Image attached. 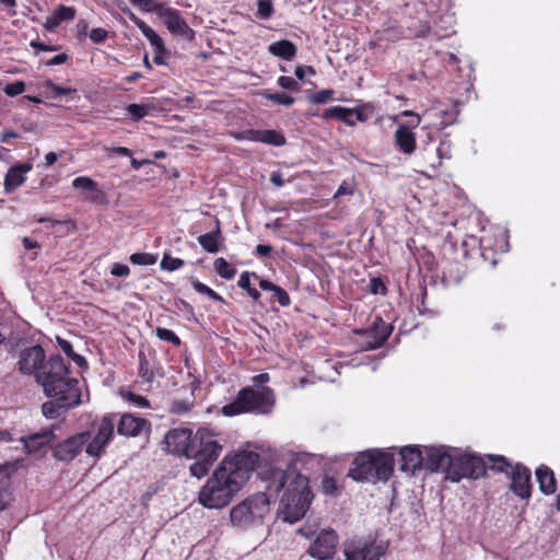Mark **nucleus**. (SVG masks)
<instances>
[{"mask_svg": "<svg viewBox=\"0 0 560 560\" xmlns=\"http://www.w3.org/2000/svg\"><path fill=\"white\" fill-rule=\"evenodd\" d=\"M259 459V455L253 451L225 456L201 487L199 503L207 509L226 506L249 479Z\"/></svg>", "mask_w": 560, "mask_h": 560, "instance_id": "nucleus-1", "label": "nucleus"}, {"mask_svg": "<svg viewBox=\"0 0 560 560\" xmlns=\"http://www.w3.org/2000/svg\"><path fill=\"white\" fill-rule=\"evenodd\" d=\"M164 442L168 453L194 459L189 471L198 479L208 475L223 450L222 436L210 428H200L195 434L189 429L175 428L166 433Z\"/></svg>", "mask_w": 560, "mask_h": 560, "instance_id": "nucleus-2", "label": "nucleus"}, {"mask_svg": "<svg viewBox=\"0 0 560 560\" xmlns=\"http://www.w3.org/2000/svg\"><path fill=\"white\" fill-rule=\"evenodd\" d=\"M38 384L46 396L51 398L42 406V412L47 419H56L84 401L83 385L71 376L69 365L60 355L48 360L46 370L38 375Z\"/></svg>", "mask_w": 560, "mask_h": 560, "instance_id": "nucleus-3", "label": "nucleus"}, {"mask_svg": "<svg viewBox=\"0 0 560 560\" xmlns=\"http://www.w3.org/2000/svg\"><path fill=\"white\" fill-rule=\"evenodd\" d=\"M281 493L279 514L284 522L290 524L300 521L306 513L312 501L308 480L295 468L277 470L269 490Z\"/></svg>", "mask_w": 560, "mask_h": 560, "instance_id": "nucleus-4", "label": "nucleus"}, {"mask_svg": "<svg viewBox=\"0 0 560 560\" xmlns=\"http://www.w3.org/2000/svg\"><path fill=\"white\" fill-rule=\"evenodd\" d=\"M394 472V454L371 448L359 453L352 460L348 476L355 481H387Z\"/></svg>", "mask_w": 560, "mask_h": 560, "instance_id": "nucleus-5", "label": "nucleus"}, {"mask_svg": "<svg viewBox=\"0 0 560 560\" xmlns=\"http://www.w3.org/2000/svg\"><path fill=\"white\" fill-rule=\"evenodd\" d=\"M275 394L270 387H244L235 399L222 407L221 411L226 417L242 413L269 415L275 407Z\"/></svg>", "mask_w": 560, "mask_h": 560, "instance_id": "nucleus-6", "label": "nucleus"}, {"mask_svg": "<svg viewBox=\"0 0 560 560\" xmlns=\"http://www.w3.org/2000/svg\"><path fill=\"white\" fill-rule=\"evenodd\" d=\"M271 498L265 492L250 495L233 506L230 511V521L233 526L248 528L260 524L269 512Z\"/></svg>", "mask_w": 560, "mask_h": 560, "instance_id": "nucleus-7", "label": "nucleus"}, {"mask_svg": "<svg viewBox=\"0 0 560 560\" xmlns=\"http://www.w3.org/2000/svg\"><path fill=\"white\" fill-rule=\"evenodd\" d=\"M488 458L493 463L491 469L504 472L509 478H511V490L515 495L521 499H528L530 497L532 474L528 468L521 464L512 465L504 456L488 455Z\"/></svg>", "mask_w": 560, "mask_h": 560, "instance_id": "nucleus-8", "label": "nucleus"}, {"mask_svg": "<svg viewBox=\"0 0 560 560\" xmlns=\"http://www.w3.org/2000/svg\"><path fill=\"white\" fill-rule=\"evenodd\" d=\"M486 474V464L481 457L465 454L456 448L451 469L447 471V480L458 482L464 478L479 479Z\"/></svg>", "mask_w": 560, "mask_h": 560, "instance_id": "nucleus-9", "label": "nucleus"}, {"mask_svg": "<svg viewBox=\"0 0 560 560\" xmlns=\"http://www.w3.org/2000/svg\"><path fill=\"white\" fill-rule=\"evenodd\" d=\"M116 428V416H104L98 422L93 424L90 431L91 438L86 442L85 453L94 458H100L109 442L112 441Z\"/></svg>", "mask_w": 560, "mask_h": 560, "instance_id": "nucleus-10", "label": "nucleus"}, {"mask_svg": "<svg viewBox=\"0 0 560 560\" xmlns=\"http://www.w3.org/2000/svg\"><path fill=\"white\" fill-rule=\"evenodd\" d=\"M387 546L371 537L353 538L345 544L346 560H380Z\"/></svg>", "mask_w": 560, "mask_h": 560, "instance_id": "nucleus-11", "label": "nucleus"}, {"mask_svg": "<svg viewBox=\"0 0 560 560\" xmlns=\"http://www.w3.org/2000/svg\"><path fill=\"white\" fill-rule=\"evenodd\" d=\"M400 116L410 117V120L398 125L394 135L395 145L401 153L411 155L417 145L415 129L420 125L421 116L412 110H404Z\"/></svg>", "mask_w": 560, "mask_h": 560, "instance_id": "nucleus-12", "label": "nucleus"}, {"mask_svg": "<svg viewBox=\"0 0 560 560\" xmlns=\"http://www.w3.org/2000/svg\"><path fill=\"white\" fill-rule=\"evenodd\" d=\"M456 447L447 445H424V468L434 472H445L447 480V471L451 469Z\"/></svg>", "mask_w": 560, "mask_h": 560, "instance_id": "nucleus-13", "label": "nucleus"}, {"mask_svg": "<svg viewBox=\"0 0 560 560\" xmlns=\"http://www.w3.org/2000/svg\"><path fill=\"white\" fill-rule=\"evenodd\" d=\"M392 332L390 326L376 316L372 326L364 330H355L357 343L362 351L380 348Z\"/></svg>", "mask_w": 560, "mask_h": 560, "instance_id": "nucleus-14", "label": "nucleus"}, {"mask_svg": "<svg viewBox=\"0 0 560 560\" xmlns=\"http://www.w3.org/2000/svg\"><path fill=\"white\" fill-rule=\"evenodd\" d=\"M509 235L505 228L495 226L480 238L481 256L485 260H490L492 266L497 264V259L491 254H503L509 252Z\"/></svg>", "mask_w": 560, "mask_h": 560, "instance_id": "nucleus-15", "label": "nucleus"}, {"mask_svg": "<svg viewBox=\"0 0 560 560\" xmlns=\"http://www.w3.org/2000/svg\"><path fill=\"white\" fill-rule=\"evenodd\" d=\"M91 438L90 431H83L74 434L67 440L58 443L52 450V456L57 460L70 462L74 459L82 450L86 447V442Z\"/></svg>", "mask_w": 560, "mask_h": 560, "instance_id": "nucleus-16", "label": "nucleus"}, {"mask_svg": "<svg viewBox=\"0 0 560 560\" xmlns=\"http://www.w3.org/2000/svg\"><path fill=\"white\" fill-rule=\"evenodd\" d=\"M373 110L374 107L370 103L355 108L335 106L331 108H327L324 112L323 117L336 118L348 126H354L358 121H366L372 116Z\"/></svg>", "mask_w": 560, "mask_h": 560, "instance_id": "nucleus-17", "label": "nucleus"}, {"mask_svg": "<svg viewBox=\"0 0 560 560\" xmlns=\"http://www.w3.org/2000/svg\"><path fill=\"white\" fill-rule=\"evenodd\" d=\"M45 351L40 346L30 347L21 352L19 366L24 374L35 375L38 382V375L46 370L48 361L45 362Z\"/></svg>", "mask_w": 560, "mask_h": 560, "instance_id": "nucleus-18", "label": "nucleus"}, {"mask_svg": "<svg viewBox=\"0 0 560 560\" xmlns=\"http://www.w3.org/2000/svg\"><path fill=\"white\" fill-rule=\"evenodd\" d=\"M338 537L332 529H322L308 548V555L317 560H327L335 553Z\"/></svg>", "mask_w": 560, "mask_h": 560, "instance_id": "nucleus-19", "label": "nucleus"}, {"mask_svg": "<svg viewBox=\"0 0 560 560\" xmlns=\"http://www.w3.org/2000/svg\"><path fill=\"white\" fill-rule=\"evenodd\" d=\"M117 432L119 435L127 438L139 436L150 430V423L138 416L132 413H124L119 420L116 421Z\"/></svg>", "mask_w": 560, "mask_h": 560, "instance_id": "nucleus-20", "label": "nucleus"}, {"mask_svg": "<svg viewBox=\"0 0 560 560\" xmlns=\"http://www.w3.org/2000/svg\"><path fill=\"white\" fill-rule=\"evenodd\" d=\"M400 470L415 472L424 467V445H406L400 447Z\"/></svg>", "mask_w": 560, "mask_h": 560, "instance_id": "nucleus-21", "label": "nucleus"}, {"mask_svg": "<svg viewBox=\"0 0 560 560\" xmlns=\"http://www.w3.org/2000/svg\"><path fill=\"white\" fill-rule=\"evenodd\" d=\"M167 30L175 35H179L185 39H192L195 32L180 18L179 13L174 9H164L159 13Z\"/></svg>", "mask_w": 560, "mask_h": 560, "instance_id": "nucleus-22", "label": "nucleus"}, {"mask_svg": "<svg viewBox=\"0 0 560 560\" xmlns=\"http://www.w3.org/2000/svg\"><path fill=\"white\" fill-rule=\"evenodd\" d=\"M55 438L54 427H51L40 432L21 436L20 442L23 444L27 454H35L46 447Z\"/></svg>", "mask_w": 560, "mask_h": 560, "instance_id": "nucleus-23", "label": "nucleus"}, {"mask_svg": "<svg viewBox=\"0 0 560 560\" xmlns=\"http://www.w3.org/2000/svg\"><path fill=\"white\" fill-rule=\"evenodd\" d=\"M32 168L33 165L31 163H19L11 166L4 177V191L10 194L23 185L26 180V174L30 173Z\"/></svg>", "mask_w": 560, "mask_h": 560, "instance_id": "nucleus-24", "label": "nucleus"}, {"mask_svg": "<svg viewBox=\"0 0 560 560\" xmlns=\"http://www.w3.org/2000/svg\"><path fill=\"white\" fill-rule=\"evenodd\" d=\"M72 187L82 190L83 198L91 202H98L104 198V194L98 185L89 176H79L73 179Z\"/></svg>", "mask_w": 560, "mask_h": 560, "instance_id": "nucleus-25", "label": "nucleus"}, {"mask_svg": "<svg viewBox=\"0 0 560 560\" xmlns=\"http://www.w3.org/2000/svg\"><path fill=\"white\" fill-rule=\"evenodd\" d=\"M129 19L137 25L141 31L142 35L150 42L151 46L158 54L164 52V42L162 37L150 27L144 21L139 19L135 13L129 12Z\"/></svg>", "mask_w": 560, "mask_h": 560, "instance_id": "nucleus-26", "label": "nucleus"}, {"mask_svg": "<svg viewBox=\"0 0 560 560\" xmlns=\"http://www.w3.org/2000/svg\"><path fill=\"white\" fill-rule=\"evenodd\" d=\"M246 138L250 141H257L275 147H281L285 144L284 136L277 130H248Z\"/></svg>", "mask_w": 560, "mask_h": 560, "instance_id": "nucleus-27", "label": "nucleus"}, {"mask_svg": "<svg viewBox=\"0 0 560 560\" xmlns=\"http://www.w3.org/2000/svg\"><path fill=\"white\" fill-rule=\"evenodd\" d=\"M536 478L539 483V489L544 494H553L557 490V483L553 471L541 465L536 469Z\"/></svg>", "mask_w": 560, "mask_h": 560, "instance_id": "nucleus-28", "label": "nucleus"}, {"mask_svg": "<svg viewBox=\"0 0 560 560\" xmlns=\"http://www.w3.org/2000/svg\"><path fill=\"white\" fill-rule=\"evenodd\" d=\"M199 245L208 253L215 254L220 250L222 241L219 221L215 222V229L212 232L198 236Z\"/></svg>", "mask_w": 560, "mask_h": 560, "instance_id": "nucleus-29", "label": "nucleus"}, {"mask_svg": "<svg viewBox=\"0 0 560 560\" xmlns=\"http://www.w3.org/2000/svg\"><path fill=\"white\" fill-rule=\"evenodd\" d=\"M268 51L276 57L289 61L295 57L298 49L292 42L288 39H281L270 44L268 46Z\"/></svg>", "mask_w": 560, "mask_h": 560, "instance_id": "nucleus-30", "label": "nucleus"}, {"mask_svg": "<svg viewBox=\"0 0 560 560\" xmlns=\"http://www.w3.org/2000/svg\"><path fill=\"white\" fill-rule=\"evenodd\" d=\"M458 108L457 105H453L450 108H441L438 110L441 121L440 122H433L435 127L438 128H444L455 122L456 117L458 115Z\"/></svg>", "mask_w": 560, "mask_h": 560, "instance_id": "nucleus-31", "label": "nucleus"}, {"mask_svg": "<svg viewBox=\"0 0 560 560\" xmlns=\"http://www.w3.org/2000/svg\"><path fill=\"white\" fill-rule=\"evenodd\" d=\"M213 267L215 272L223 279L232 280L235 277L236 269L222 257L214 260Z\"/></svg>", "mask_w": 560, "mask_h": 560, "instance_id": "nucleus-32", "label": "nucleus"}, {"mask_svg": "<svg viewBox=\"0 0 560 560\" xmlns=\"http://www.w3.org/2000/svg\"><path fill=\"white\" fill-rule=\"evenodd\" d=\"M152 109V106L149 104H130L127 106L126 110L130 118L138 121L145 117L150 110Z\"/></svg>", "mask_w": 560, "mask_h": 560, "instance_id": "nucleus-33", "label": "nucleus"}, {"mask_svg": "<svg viewBox=\"0 0 560 560\" xmlns=\"http://www.w3.org/2000/svg\"><path fill=\"white\" fill-rule=\"evenodd\" d=\"M57 342H58V346L60 347V349L62 350V352L68 358H70L74 363H77L80 366L85 364V359L82 355L77 354L73 351L72 345L69 341L58 337Z\"/></svg>", "mask_w": 560, "mask_h": 560, "instance_id": "nucleus-34", "label": "nucleus"}, {"mask_svg": "<svg viewBox=\"0 0 560 560\" xmlns=\"http://www.w3.org/2000/svg\"><path fill=\"white\" fill-rule=\"evenodd\" d=\"M132 5L139 8L143 12L154 13L161 12L162 4L158 0H128Z\"/></svg>", "mask_w": 560, "mask_h": 560, "instance_id": "nucleus-35", "label": "nucleus"}, {"mask_svg": "<svg viewBox=\"0 0 560 560\" xmlns=\"http://www.w3.org/2000/svg\"><path fill=\"white\" fill-rule=\"evenodd\" d=\"M424 3H421V10L423 11V16H419V19L424 22V30L421 31V35H425L427 33H430L432 26H436V12L431 11L427 8H424Z\"/></svg>", "mask_w": 560, "mask_h": 560, "instance_id": "nucleus-36", "label": "nucleus"}, {"mask_svg": "<svg viewBox=\"0 0 560 560\" xmlns=\"http://www.w3.org/2000/svg\"><path fill=\"white\" fill-rule=\"evenodd\" d=\"M191 284L196 292L203 294L213 301L223 302V298L220 294L199 280H192Z\"/></svg>", "mask_w": 560, "mask_h": 560, "instance_id": "nucleus-37", "label": "nucleus"}, {"mask_svg": "<svg viewBox=\"0 0 560 560\" xmlns=\"http://www.w3.org/2000/svg\"><path fill=\"white\" fill-rule=\"evenodd\" d=\"M451 151H452V143L448 139L444 138L440 141L438 148H436V156H438V164L432 163L433 167H436L441 164L442 160L451 159Z\"/></svg>", "mask_w": 560, "mask_h": 560, "instance_id": "nucleus-38", "label": "nucleus"}, {"mask_svg": "<svg viewBox=\"0 0 560 560\" xmlns=\"http://www.w3.org/2000/svg\"><path fill=\"white\" fill-rule=\"evenodd\" d=\"M257 13L256 15L261 20L269 19L273 13V1L272 0H257Z\"/></svg>", "mask_w": 560, "mask_h": 560, "instance_id": "nucleus-39", "label": "nucleus"}, {"mask_svg": "<svg viewBox=\"0 0 560 560\" xmlns=\"http://www.w3.org/2000/svg\"><path fill=\"white\" fill-rule=\"evenodd\" d=\"M130 261L133 265L151 266L156 261V257L149 253H135L130 256Z\"/></svg>", "mask_w": 560, "mask_h": 560, "instance_id": "nucleus-40", "label": "nucleus"}, {"mask_svg": "<svg viewBox=\"0 0 560 560\" xmlns=\"http://www.w3.org/2000/svg\"><path fill=\"white\" fill-rule=\"evenodd\" d=\"M184 260L180 258H173L168 255H164L161 261V268L167 271L178 270L184 266Z\"/></svg>", "mask_w": 560, "mask_h": 560, "instance_id": "nucleus-41", "label": "nucleus"}, {"mask_svg": "<svg viewBox=\"0 0 560 560\" xmlns=\"http://www.w3.org/2000/svg\"><path fill=\"white\" fill-rule=\"evenodd\" d=\"M44 88L50 90L52 92L54 97H60L62 95H68L71 93H75L77 90L72 88H62L55 84L51 80H47L44 82Z\"/></svg>", "mask_w": 560, "mask_h": 560, "instance_id": "nucleus-42", "label": "nucleus"}, {"mask_svg": "<svg viewBox=\"0 0 560 560\" xmlns=\"http://www.w3.org/2000/svg\"><path fill=\"white\" fill-rule=\"evenodd\" d=\"M156 337L161 340L168 341L174 346L180 345L179 337L171 329L159 327L156 328Z\"/></svg>", "mask_w": 560, "mask_h": 560, "instance_id": "nucleus-43", "label": "nucleus"}, {"mask_svg": "<svg viewBox=\"0 0 560 560\" xmlns=\"http://www.w3.org/2000/svg\"><path fill=\"white\" fill-rule=\"evenodd\" d=\"M265 97L269 101H272L277 104L284 106H291L295 102V100L292 96L285 93H266Z\"/></svg>", "mask_w": 560, "mask_h": 560, "instance_id": "nucleus-44", "label": "nucleus"}, {"mask_svg": "<svg viewBox=\"0 0 560 560\" xmlns=\"http://www.w3.org/2000/svg\"><path fill=\"white\" fill-rule=\"evenodd\" d=\"M332 90H320L311 95L310 100L313 104H325L332 98Z\"/></svg>", "mask_w": 560, "mask_h": 560, "instance_id": "nucleus-45", "label": "nucleus"}, {"mask_svg": "<svg viewBox=\"0 0 560 560\" xmlns=\"http://www.w3.org/2000/svg\"><path fill=\"white\" fill-rule=\"evenodd\" d=\"M124 398L138 408H148L150 406L149 400L145 397L131 392L126 393Z\"/></svg>", "mask_w": 560, "mask_h": 560, "instance_id": "nucleus-46", "label": "nucleus"}, {"mask_svg": "<svg viewBox=\"0 0 560 560\" xmlns=\"http://www.w3.org/2000/svg\"><path fill=\"white\" fill-rule=\"evenodd\" d=\"M54 12L60 22L73 20L75 16V10L72 7L60 5Z\"/></svg>", "mask_w": 560, "mask_h": 560, "instance_id": "nucleus-47", "label": "nucleus"}, {"mask_svg": "<svg viewBox=\"0 0 560 560\" xmlns=\"http://www.w3.org/2000/svg\"><path fill=\"white\" fill-rule=\"evenodd\" d=\"M3 91L8 96H18L25 91V83L23 81H15L13 83L7 84Z\"/></svg>", "mask_w": 560, "mask_h": 560, "instance_id": "nucleus-48", "label": "nucleus"}, {"mask_svg": "<svg viewBox=\"0 0 560 560\" xmlns=\"http://www.w3.org/2000/svg\"><path fill=\"white\" fill-rule=\"evenodd\" d=\"M278 85L284 90L296 92L300 90V84L292 77L282 75L278 79Z\"/></svg>", "mask_w": 560, "mask_h": 560, "instance_id": "nucleus-49", "label": "nucleus"}, {"mask_svg": "<svg viewBox=\"0 0 560 560\" xmlns=\"http://www.w3.org/2000/svg\"><path fill=\"white\" fill-rule=\"evenodd\" d=\"M369 291L372 294L384 295L386 293L387 289H386V285H385L384 281L381 278H373L370 281Z\"/></svg>", "mask_w": 560, "mask_h": 560, "instance_id": "nucleus-50", "label": "nucleus"}, {"mask_svg": "<svg viewBox=\"0 0 560 560\" xmlns=\"http://www.w3.org/2000/svg\"><path fill=\"white\" fill-rule=\"evenodd\" d=\"M107 31L101 27H96L91 30L90 32V38L94 43H102L107 38Z\"/></svg>", "mask_w": 560, "mask_h": 560, "instance_id": "nucleus-51", "label": "nucleus"}, {"mask_svg": "<svg viewBox=\"0 0 560 560\" xmlns=\"http://www.w3.org/2000/svg\"><path fill=\"white\" fill-rule=\"evenodd\" d=\"M110 273L115 277H128L130 269L124 264H114L110 269Z\"/></svg>", "mask_w": 560, "mask_h": 560, "instance_id": "nucleus-52", "label": "nucleus"}, {"mask_svg": "<svg viewBox=\"0 0 560 560\" xmlns=\"http://www.w3.org/2000/svg\"><path fill=\"white\" fill-rule=\"evenodd\" d=\"M273 294L281 306H288L290 304V296L282 288L277 287Z\"/></svg>", "mask_w": 560, "mask_h": 560, "instance_id": "nucleus-53", "label": "nucleus"}, {"mask_svg": "<svg viewBox=\"0 0 560 560\" xmlns=\"http://www.w3.org/2000/svg\"><path fill=\"white\" fill-rule=\"evenodd\" d=\"M139 358H140V364H139V373H140V375H141L144 380H147V381H151V380H152L153 374H152V372H150V371H149V369H148V366H147V361H145V359H144L143 354H142V353H140Z\"/></svg>", "mask_w": 560, "mask_h": 560, "instance_id": "nucleus-54", "label": "nucleus"}, {"mask_svg": "<svg viewBox=\"0 0 560 560\" xmlns=\"http://www.w3.org/2000/svg\"><path fill=\"white\" fill-rule=\"evenodd\" d=\"M105 150L109 155H122V156L131 155V151L125 147L106 148Z\"/></svg>", "mask_w": 560, "mask_h": 560, "instance_id": "nucleus-55", "label": "nucleus"}, {"mask_svg": "<svg viewBox=\"0 0 560 560\" xmlns=\"http://www.w3.org/2000/svg\"><path fill=\"white\" fill-rule=\"evenodd\" d=\"M60 23L61 22L59 21L58 16L54 12L50 16H48L46 19L45 27L51 32V31L56 30L60 25Z\"/></svg>", "mask_w": 560, "mask_h": 560, "instance_id": "nucleus-56", "label": "nucleus"}, {"mask_svg": "<svg viewBox=\"0 0 560 560\" xmlns=\"http://www.w3.org/2000/svg\"><path fill=\"white\" fill-rule=\"evenodd\" d=\"M270 376L268 373H260L253 377V386L254 388L262 387L261 384L269 382Z\"/></svg>", "mask_w": 560, "mask_h": 560, "instance_id": "nucleus-57", "label": "nucleus"}, {"mask_svg": "<svg viewBox=\"0 0 560 560\" xmlns=\"http://www.w3.org/2000/svg\"><path fill=\"white\" fill-rule=\"evenodd\" d=\"M237 284L243 290L249 289L250 288V273L247 271L242 272Z\"/></svg>", "mask_w": 560, "mask_h": 560, "instance_id": "nucleus-58", "label": "nucleus"}, {"mask_svg": "<svg viewBox=\"0 0 560 560\" xmlns=\"http://www.w3.org/2000/svg\"><path fill=\"white\" fill-rule=\"evenodd\" d=\"M294 73L299 80H304L306 73L314 74V70L312 67L298 66Z\"/></svg>", "mask_w": 560, "mask_h": 560, "instance_id": "nucleus-59", "label": "nucleus"}, {"mask_svg": "<svg viewBox=\"0 0 560 560\" xmlns=\"http://www.w3.org/2000/svg\"><path fill=\"white\" fill-rule=\"evenodd\" d=\"M270 182L276 186V187H282L283 184H284V180L282 178V174L279 172V171H275L270 174Z\"/></svg>", "mask_w": 560, "mask_h": 560, "instance_id": "nucleus-60", "label": "nucleus"}, {"mask_svg": "<svg viewBox=\"0 0 560 560\" xmlns=\"http://www.w3.org/2000/svg\"><path fill=\"white\" fill-rule=\"evenodd\" d=\"M352 189L343 182L337 189L336 194L334 195V198H338L340 196L345 195H351Z\"/></svg>", "mask_w": 560, "mask_h": 560, "instance_id": "nucleus-61", "label": "nucleus"}, {"mask_svg": "<svg viewBox=\"0 0 560 560\" xmlns=\"http://www.w3.org/2000/svg\"><path fill=\"white\" fill-rule=\"evenodd\" d=\"M67 59H68V56L66 54H59V55L54 56L47 62V65H49V66L61 65V63L66 62Z\"/></svg>", "mask_w": 560, "mask_h": 560, "instance_id": "nucleus-62", "label": "nucleus"}, {"mask_svg": "<svg viewBox=\"0 0 560 560\" xmlns=\"http://www.w3.org/2000/svg\"><path fill=\"white\" fill-rule=\"evenodd\" d=\"M278 285L273 284L269 280L260 279L259 280V288L264 291H270L273 292Z\"/></svg>", "mask_w": 560, "mask_h": 560, "instance_id": "nucleus-63", "label": "nucleus"}, {"mask_svg": "<svg viewBox=\"0 0 560 560\" xmlns=\"http://www.w3.org/2000/svg\"><path fill=\"white\" fill-rule=\"evenodd\" d=\"M323 488L326 493H331L336 488V482L332 478H326L323 482Z\"/></svg>", "mask_w": 560, "mask_h": 560, "instance_id": "nucleus-64", "label": "nucleus"}]
</instances>
